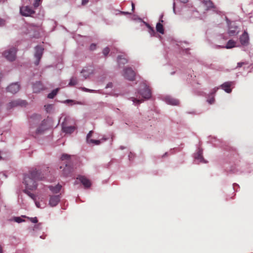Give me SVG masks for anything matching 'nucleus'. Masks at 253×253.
I'll use <instances>...</instances> for the list:
<instances>
[{
	"label": "nucleus",
	"mask_w": 253,
	"mask_h": 253,
	"mask_svg": "<svg viewBox=\"0 0 253 253\" xmlns=\"http://www.w3.org/2000/svg\"><path fill=\"white\" fill-rule=\"evenodd\" d=\"M234 84L233 82H227L220 85L221 88L227 93H230L232 91L231 86Z\"/></svg>",
	"instance_id": "nucleus-11"
},
{
	"label": "nucleus",
	"mask_w": 253,
	"mask_h": 253,
	"mask_svg": "<svg viewBox=\"0 0 253 253\" xmlns=\"http://www.w3.org/2000/svg\"><path fill=\"white\" fill-rule=\"evenodd\" d=\"M33 90L34 92H39L43 89V86L41 82H37L33 84Z\"/></svg>",
	"instance_id": "nucleus-14"
},
{
	"label": "nucleus",
	"mask_w": 253,
	"mask_h": 253,
	"mask_svg": "<svg viewBox=\"0 0 253 253\" xmlns=\"http://www.w3.org/2000/svg\"><path fill=\"white\" fill-rule=\"evenodd\" d=\"M36 116L38 118V119H40V116H37V115H36Z\"/></svg>",
	"instance_id": "nucleus-52"
},
{
	"label": "nucleus",
	"mask_w": 253,
	"mask_h": 253,
	"mask_svg": "<svg viewBox=\"0 0 253 253\" xmlns=\"http://www.w3.org/2000/svg\"><path fill=\"white\" fill-rule=\"evenodd\" d=\"M121 13L123 14H124V15H128V14H131V13H130V12H125V11H122V12H121Z\"/></svg>",
	"instance_id": "nucleus-44"
},
{
	"label": "nucleus",
	"mask_w": 253,
	"mask_h": 253,
	"mask_svg": "<svg viewBox=\"0 0 253 253\" xmlns=\"http://www.w3.org/2000/svg\"><path fill=\"white\" fill-rule=\"evenodd\" d=\"M20 13L24 16H29L35 13V11L28 6H22L20 8Z\"/></svg>",
	"instance_id": "nucleus-8"
},
{
	"label": "nucleus",
	"mask_w": 253,
	"mask_h": 253,
	"mask_svg": "<svg viewBox=\"0 0 253 253\" xmlns=\"http://www.w3.org/2000/svg\"><path fill=\"white\" fill-rule=\"evenodd\" d=\"M117 61L119 65H125L128 62L127 59L123 55H119L117 57Z\"/></svg>",
	"instance_id": "nucleus-17"
},
{
	"label": "nucleus",
	"mask_w": 253,
	"mask_h": 253,
	"mask_svg": "<svg viewBox=\"0 0 253 253\" xmlns=\"http://www.w3.org/2000/svg\"><path fill=\"white\" fill-rule=\"evenodd\" d=\"M166 101L167 103L172 105H177L179 103L178 100L170 97H166Z\"/></svg>",
	"instance_id": "nucleus-15"
},
{
	"label": "nucleus",
	"mask_w": 253,
	"mask_h": 253,
	"mask_svg": "<svg viewBox=\"0 0 253 253\" xmlns=\"http://www.w3.org/2000/svg\"><path fill=\"white\" fill-rule=\"evenodd\" d=\"M237 27L236 26L234 27H229L228 30V34L230 36H233L237 35L238 33L237 32Z\"/></svg>",
	"instance_id": "nucleus-21"
},
{
	"label": "nucleus",
	"mask_w": 253,
	"mask_h": 253,
	"mask_svg": "<svg viewBox=\"0 0 253 253\" xmlns=\"http://www.w3.org/2000/svg\"><path fill=\"white\" fill-rule=\"evenodd\" d=\"M96 48V44L94 43H92L90 45V49L91 50H93Z\"/></svg>",
	"instance_id": "nucleus-38"
},
{
	"label": "nucleus",
	"mask_w": 253,
	"mask_h": 253,
	"mask_svg": "<svg viewBox=\"0 0 253 253\" xmlns=\"http://www.w3.org/2000/svg\"><path fill=\"white\" fill-rule=\"evenodd\" d=\"M35 201V204H36L37 207L39 208H41L40 203L36 201Z\"/></svg>",
	"instance_id": "nucleus-41"
},
{
	"label": "nucleus",
	"mask_w": 253,
	"mask_h": 253,
	"mask_svg": "<svg viewBox=\"0 0 253 253\" xmlns=\"http://www.w3.org/2000/svg\"><path fill=\"white\" fill-rule=\"evenodd\" d=\"M14 220H15V221H16L18 223H20V222H22L23 221H24V220H23L19 217H15Z\"/></svg>",
	"instance_id": "nucleus-35"
},
{
	"label": "nucleus",
	"mask_w": 253,
	"mask_h": 253,
	"mask_svg": "<svg viewBox=\"0 0 253 253\" xmlns=\"http://www.w3.org/2000/svg\"><path fill=\"white\" fill-rule=\"evenodd\" d=\"M81 73L83 75V76L86 79L87 77H89L90 73L86 71L85 70H83L81 72Z\"/></svg>",
	"instance_id": "nucleus-28"
},
{
	"label": "nucleus",
	"mask_w": 253,
	"mask_h": 253,
	"mask_svg": "<svg viewBox=\"0 0 253 253\" xmlns=\"http://www.w3.org/2000/svg\"><path fill=\"white\" fill-rule=\"evenodd\" d=\"M2 77V74L0 72V79Z\"/></svg>",
	"instance_id": "nucleus-53"
},
{
	"label": "nucleus",
	"mask_w": 253,
	"mask_h": 253,
	"mask_svg": "<svg viewBox=\"0 0 253 253\" xmlns=\"http://www.w3.org/2000/svg\"><path fill=\"white\" fill-rule=\"evenodd\" d=\"M146 26L147 27H148V28L149 29V32L152 35V34H155V31H154V29L153 27H152L150 25H149L148 24H146Z\"/></svg>",
	"instance_id": "nucleus-31"
},
{
	"label": "nucleus",
	"mask_w": 253,
	"mask_h": 253,
	"mask_svg": "<svg viewBox=\"0 0 253 253\" xmlns=\"http://www.w3.org/2000/svg\"><path fill=\"white\" fill-rule=\"evenodd\" d=\"M76 129V128L74 126H63L62 127L63 131L66 133H69V134H71L72 132H73Z\"/></svg>",
	"instance_id": "nucleus-16"
},
{
	"label": "nucleus",
	"mask_w": 253,
	"mask_h": 253,
	"mask_svg": "<svg viewBox=\"0 0 253 253\" xmlns=\"http://www.w3.org/2000/svg\"><path fill=\"white\" fill-rule=\"evenodd\" d=\"M61 185L60 184H57L55 186H49V189L53 193H58L59 192L61 189Z\"/></svg>",
	"instance_id": "nucleus-19"
},
{
	"label": "nucleus",
	"mask_w": 253,
	"mask_h": 253,
	"mask_svg": "<svg viewBox=\"0 0 253 253\" xmlns=\"http://www.w3.org/2000/svg\"><path fill=\"white\" fill-rule=\"evenodd\" d=\"M41 0H35L34 3V6L35 8L38 7L40 5Z\"/></svg>",
	"instance_id": "nucleus-34"
},
{
	"label": "nucleus",
	"mask_w": 253,
	"mask_h": 253,
	"mask_svg": "<svg viewBox=\"0 0 253 253\" xmlns=\"http://www.w3.org/2000/svg\"><path fill=\"white\" fill-rule=\"evenodd\" d=\"M24 104H25L24 101H22V102H20L19 101L16 100V101H14L10 102L8 105L7 108L9 109H10V108H11L13 107L16 106L17 105H21V106L23 105Z\"/></svg>",
	"instance_id": "nucleus-18"
},
{
	"label": "nucleus",
	"mask_w": 253,
	"mask_h": 253,
	"mask_svg": "<svg viewBox=\"0 0 253 253\" xmlns=\"http://www.w3.org/2000/svg\"><path fill=\"white\" fill-rule=\"evenodd\" d=\"M247 64L245 62H239L237 64V68H241L243 65Z\"/></svg>",
	"instance_id": "nucleus-36"
},
{
	"label": "nucleus",
	"mask_w": 253,
	"mask_h": 253,
	"mask_svg": "<svg viewBox=\"0 0 253 253\" xmlns=\"http://www.w3.org/2000/svg\"><path fill=\"white\" fill-rule=\"evenodd\" d=\"M16 51V49L14 47H12L5 51L3 55L8 60L12 61L15 59Z\"/></svg>",
	"instance_id": "nucleus-7"
},
{
	"label": "nucleus",
	"mask_w": 253,
	"mask_h": 253,
	"mask_svg": "<svg viewBox=\"0 0 253 253\" xmlns=\"http://www.w3.org/2000/svg\"><path fill=\"white\" fill-rule=\"evenodd\" d=\"M62 161L67 160L65 162V167L63 170V174L65 176H68L73 171V167L70 165V156L68 154H63L61 157Z\"/></svg>",
	"instance_id": "nucleus-2"
},
{
	"label": "nucleus",
	"mask_w": 253,
	"mask_h": 253,
	"mask_svg": "<svg viewBox=\"0 0 253 253\" xmlns=\"http://www.w3.org/2000/svg\"><path fill=\"white\" fill-rule=\"evenodd\" d=\"M60 200L59 195L51 196L49 198V205L52 207H55L59 203Z\"/></svg>",
	"instance_id": "nucleus-10"
},
{
	"label": "nucleus",
	"mask_w": 253,
	"mask_h": 253,
	"mask_svg": "<svg viewBox=\"0 0 253 253\" xmlns=\"http://www.w3.org/2000/svg\"><path fill=\"white\" fill-rule=\"evenodd\" d=\"M112 86H113V84H112V83H109V84H107V85H106V88H108V87H112Z\"/></svg>",
	"instance_id": "nucleus-43"
},
{
	"label": "nucleus",
	"mask_w": 253,
	"mask_h": 253,
	"mask_svg": "<svg viewBox=\"0 0 253 253\" xmlns=\"http://www.w3.org/2000/svg\"><path fill=\"white\" fill-rule=\"evenodd\" d=\"M92 133H93V131L90 130L87 134V135L86 136V141L87 143L89 141V140H90L91 139H90V138L91 137Z\"/></svg>",
	"instance_id": "nucleus-32"
},
{
	"label": "nucleus",
	"mask_w": 253,
	"mask_h": 253,
	"mask_svg": "<svg viewBox=\"0 0 253 253\" xmlns=\"http://www.w3.org/2000/svg\"><path fill=\"white\" fill-rule=\"evenodd\" d=\"M3 24V20L0 18V25Z\"/></svg>",
	"instance_id": "nucleus-50"
},
{
	"label": "nucleus",
	"mask_w": 253,
	"mask_h": 253,
	"mask_svg": "<svg viewBox=\"0 0 253 253\" xmlns=\"http://www.w3.org/2000/svg\"><path fill=\"white\" fill-rule=\"evenodd\" d=\"M47 129L46 121L45 120L42 121L40 126L37 128L35 132L33 131V127H30V131L32 133V135L35 137H36V135L42 134L44 132V131Z\"/></svg>",
	"instance_id": "nucleus-4"
},
{
	"label": "nucleus",
	"mask_w": 253,
	"mask_h": 253,
	"mask_svg": "<svg viewBox=\"0 0 253 253\" xmlns=\"http://www.w3.org/2000/svg\"><path fill=\"white\" fill-rule=\"evenodd\" d=\"M123 76L127 80L133 81L135 80V73L130 67H126L124 69Z\"/></svg>",
	"instance_id": "nucleus-5"
},
{
	"label": "nucleus",
	"mask_w": 253,
	"mask_h": 253,
	"mask_svg": "<svg viewBox=\"0 0 253 253\" xmlns=\"http://www.w3.org/2000/svg\"><path fill=\"white\" fill-rule=\"evenodd\" d=\"M44 178L43 174L36 169L29 170L28 173L24 175L23 183L25 185L26 189L35 190L37 187V181L42 180Z\"/></svg>",
	"instance_id": "nucleus-1"
},
{
	"label": "nucleus",
	"mask_w": 253,
	"mask_h": 253,
	"mask_svg": "<svg viewBox=\"0 0 253 253\" xmlns=\"http://www.w3.org/2000/svg\"><path fill=\"white\" fill-rule=\"evenodd\" d=\"M163 16H164V15L163 14H162L160 16V20H159V21L161 23H163L164 22V21L163 20Z\"/></svg>",
	"instance_id": "nucleus-40"
},
{
	"label": "nucleus",
	"mask_w": 253,
	"mask_h": 253,
	"mask_svg": "<svg viewBox=\"0 0 253 253\" xmlns=\"http://www.w3.org/2000/svg\"><path fill=\"white\" fill-rule=\"evenodd\" d=\"M131 6H132V9H131V11L133 12L134 11V4L133 3H131Z\"/></svg>",
	"instance_id": "nucleus-46"
},
{
	"label": "nucleus",
	"mask_w": 253,
	"mask_h": 253,
	"mask_svg": "<svg viewBox=\"0 0 253 253\" xmlns=\"http://www.w3.org/2000/svg\"><path fill=\"white\" fill-rule=\"evenodd\" d=\"M204 3L209 9L213 7V3L210 0H204Z\"/></svg>",
	"instance_id": "nucleus-25"
},
{
	"label": "nucleus",
	"mask_w": 253,
	"mask_h": 253,
	"mask_svg": "<svg viewBox=\"0 0 253 253\" xmlns=\"http://www.w3.org/2000/svg\"><path fill=\"white\" fill-rule=\"evenodd\" d=\"M218 89V87H217V88H214L213 89V91H214L212 93V95L214 93H215V92H216Z\"/></svg>",
	"instance_id": "nucleus-45"
},
{
	"label": "nucleus",
	"mask_w": 253,
	"mask_h": 253,
	"mask_svg": "<svg viewBox=\"0 0 253 253\" xmlns=\"http://www.w3.org/2000/svg\"><path fill=\"white\" fill-rule=\"evenodd\" d=\"M132 100L134 103L137 104H139L143 101V99H137L135 98H132Z\"/></svg>",
	"instance_id": "nucleus-30"
},
{
	"label": "nucleus",
	"mask_w": 253,
	"mask_h": 253,
	"mask_svg": "<svg viewBox=\"0 0 253 253\" xmlns=\"http://www.w3.org/2000/svg\"><path fill=\"white\" fill-rule=\"evenodd\" d=\"M156 30L158 32L164 34V29L163 25L160 22H159L156 25Z\"/></svg>",
	"instance_id": "nucleus-22"
},
{
	"label": "nucleus",
	"mask_w": 253,
	"mask_h": 253,
	"mask_svg": "<svg viewBox=\"0 0 253 253\" xmlns=\"http://www.w3.org/2000/svg\"><path fill=\"white\" fill-rule=\"evenodd\" d=\"M181 2L183 3H186L187 1V0H179Z\"/></svg>",
	"instance_id": "nucleus-47"
},
{
	"label": "nucleus",
	"mask_w": 253,
	"mask_h": 253,
	"mask_svg": "<svg viewBox=\"0 0 253 253\" xmlns=\"http://www.w3.org/2000/svg\"><path fill=\"white\" fill-rule=\"evenodd\" d=\"M29 189H25L24 192L27 194L30 198H31L33 200L36 201V196L34 194L31 193L30 192L28 191Z\"/></svg>",
	"instance_id": "nucleus-26"
},
{
	"label": "nucleus",
	"mask_w": 253,
	"mask_h": 253,
	"mask_svg": "<svg viewBox=\"0 0 253 253\" xmlns=\"http://www.w3.org/2000/svg\"><path fill=\"white\" fill-rule=\"evenodd\" d=\"M88 1V0H82V4L85 5L86 4Z\"/></svg>",
	"instance_id": "nucleus-42"
},
{
	"label": "nucleus",
	"mask_w": 253,
	"mask_h": 253,
	"mask_svg": "<svg viewBox=\"0 0 253 253\" xmlns=\"http://www.w3.org/2000/svg\"><path fill=\"white\" fill-rule=\"evenodd\" d=\"M249 37L248 33L244 31L243 34L240 37V42L242 45H247L249 43Z\"/></svg>",
	"instance_id": "nucleus-12"
},
{
	"label": "nucleus",
	"mask_w": 253,
	"mask_h": 253,
	"mask_svg": "<svg viewBox=\"0 0 253 253\" xmlns=\"http://www.w3.org/2000/svg\"><path fill=\"white\" fill-rule=\"evenodd\" d=\"M78 81L76 78L72 77L70 79V81L69 83V85L70 86H73L77 84Z\"/></svg>",
	"instance_id": "nucleus-27"
},
{
	"label": "nucleus",
	"mask_w": 253,
	"mask_h": 253,
	"mask_svg": "<svg viewBox=\"0 0 253 253\" xmlns=\"http://www.w3.org/2000/svg\"><path fill=\"white\" fill-rule=\"evenodd\" d=\"M31 220L33 223H37L38 222V219H37V217L31 218Z\"/></svg>",
	"instance_id": "nucleus-39"
},
{
	"label": "nucleus",
	"mask_w": 253,
	"mask_h": 253,
	"mask_svg": "<svg viewBox=\"0 0 253 253\" xmlns=\"http://www.w3.org/2000/svg\"><path fill=\"white\" fill-rule=\"evenodd\" d=\"M235 46H236V42L232 40H230L227 42L226 46H225V48H226L227 49H230V48L234 47Z\"/></svg>",
	"instance_id": "nucleus-20"
},
{
	"label": "nucleus",
	"mask_w": 253,
	"mask_h": 253,
	"mask_svg": "<svg viewBox=\"0 0 253 253\" xmlns=\"http://www.w3.org/2000/svg\"><path fill=\"white\" fill-rule=\"evenodd\" d=\"M41 238H42L43 239H44V238H42V236L41 237Z\"/></svg>",
	"instance_id": "nucleus-54"
},
{
	"label": "nucleus",
	"mask_w": 253,
	"mask_h": 253,
	"mask_svg": "<svg viewBox=\"0 0 253 253\" xmlns=\"http://www.w3.org/2000/svg\"><path fill=\"white\" fill-rule=\"evenodd\" d=\"M58 89H59L58 88H56V89L52 90L51 92L49 93L48 94V96H47L48 98H50V99L53 98L57 94Z\"/></svg>",
	"instance_id": "nucleus-24"
},
{
	"label": "nucleus",
	"mask_w": 253,
	"mask_h": 253,
	"mask_svg": "<svg viewBox=\"0 0 253 253\" xmlns=\"http://www.w3.org/2000/svg\"><path fill=\"white\" fill-rule=\"evenodd\" d=\"M195 159L197 160H199L200 162H202L204 161V158L202 156V151L201 150H199L198 152H197L196 156Z\"/></svg>",
	"instance_id": "nucleus-23"
},
{
	"label": "nucleus",
	"mask_w": 253,
	"mask_h": 253,
	"mask_svg": "<svg viewBox=\"0 0 253 253\" xmlns=\"http://www.w3.org/2000/svg\"><path fill=\"white\" fill-rule=\"evenodd\" d=\"M20 89V85L17 83H13L7 87V91L12 93H16Z\"/></svg>",
	"instance_id": "nucleus-9"
},
{
	"label": "nucleus",
	"mask_w": 253,
	"mask_h": 253,
	"mask_svg": "<svg viewBox=\"0 0 253 253\" xmlns=\"http://www.w3.org/2000/svg\"><path fill=\"white\" fill-rule=\"evenodd\" d=\"M66 102H68V103H69V102H73V100H69V99H68V100H67L66 101Z\"/></svg>",
	"instance_id": "nucleus-49"
},
{
	"label": "nucleus",
	"mask_w": 253,
	"mask_h": 253,
	"mask_svg": "<svg viewBox=\"0 0 253 253\" xmlns=\"http://www.w3.org/2000/svg\"><path fill=\"white\" fill-rule=\"evenodd\" d=\"M208 102L210 104H212V103H214V98L213 97H212L211 99H209L208 100Z\"/></svg>",
	"instance_id": "nucleus-37"
},
{
	"label": "nucleus",
	"mask_w": 253,
	"mask_h": 253,
	"mask_svg": "<svg viewBox=\"0 0 253 253\" xmlns=\"http://www.w3.org/2000/svg\"><path fill=\"white\" fill-rule=\"evenodd\" d=\"M110 52V49L108 47L105 48L103 50V54L106 56H107Z\"/></svg>",
	"instance_id": "nucleus-33"
},
{
	"label": "nucleus",
	"mask_w": 253,
	"mask_h": 253,
	"mask_svg": "<svg viewBox=\"0 0 253 253\" xmlns=\"http://www.w3.org/2000/svg\"><path fill=\"white\" fill-rule=\"evenodd\" d=\"M44 48L41 45H37L35 47V53L34 54L36 60L35 62L36 65H38L41 58L42 57Z\"/></svg>",
	"instance_id": "nucleus-6"
},
{
	"label": "nucleus",
	"mask_w": 253,
	"mask_h": 253,
	"mask_svg": "<svg viewBox=\"0 0 253 253\" xmlns=\"http://www.w3.org/2000/svg\"><path fill=\"white\" fill-rule=\"evenodd\" d=\"M77 179L81 181L85 188H89L91 186V182L89 180L84 176L79 175Z\"/></svg>",
	"instance_id": "nucleus-13"
},
{
	"label": "nucleus",
	"mask_w": 253,
	"mask_h": 253,
	"mask_svg": "<svg viewBox=\"0 0 253 253\" xmlns=\"http://www.w3.org/2000/svg\"><path fill=\"white\" fill-rule=\"evenodd\" d=\"M139 93L144 99H149L151 96V91L149 86L147 85L146 83H142L141 84Z\"/></svg>",
	"instance_id": "nucleus-3"
},
{
	"label": "nucleus",
	"mask_w": 253,
	"mask_h": 253,
	"mask_svg": "<svg viewBox=\"0 0 253 253\" xmlns=\"http://www.w3.org/2000/svg\"><path fill=\"white\" fill-rule=\"evenodd\" d=\"M89 141L88 142V143H92L94 145H99L101 143L100 141L99 140H94L91 139L90 140H89Z\"/></svg>",
	"instance_id": "nucleus-29"
},
{
	"label": "nucleus",
	"mask_w": 253,
	"mask_h": 253,
	"mask_svg": "<svg viewBox=\"0 0 253 253\" xmlns=\"http://www.w3.org/2000/svg\"><path fill=\"white\" fill-rule=\"evenodd\" d=\"M2 253V247L0 245V253Z\"/></svg>",
	"instance_id": "nucleus-51"
},
{
	"label": "nucleus",
	"mask_w": 253,
	"mask_h": 253,
	"mask_svg": "<svg viewBox=\"0 0 253 253\" xmlns=\"http://www.w3.org/2000/svg\"><path fill=\"white\" fill-rule=\"evenodd\" d=\"M83 90H84V91H89V89H87L86 88H83Z\"/></svg>",
	"instance_id": "nucleus-48"
}]
</instances>
